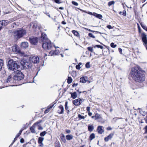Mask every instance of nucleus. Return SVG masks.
<instances>
[{"label": "nucleus", "mask_w": 147, "mask_h": 147, "mask_svg": "<svg viewBox=\"0 0 147 147\" xmlns=\"http://www.w3.org/2000/svg\"><path fill=\"white\" fill-rule=\"evenodd\" d=\"M130 74L133 80L136 82H142L145 80L144 75L139 66H136L132 68Z\"/></svg>", "instance_id": "f257e3e1"}, {"label": "nucleus", "mask_w": 147, "mask_h": 147, "mask_svg": "<svg viewBox=\"0 0 147 147\" xmlns=\"http://www.w3.org/2000/svg\"><path fill=\"white\" fill-rule=\"evenodd\" d=\"M39 42L42 43V48L45 50L51 49L52 47V44L51 41L47 38V35L44 33H41Z\"/></svg>", "instance_id": "f03ea898"}, {"label": "nucleus", "mask_w": 147, "mask_h": 147, "mask_svg": "<svg viewBox=\"0 0 147 147\" xmlns=\"http://www.w3.org/2000/svg\"><path fill=\"white\" fill-rule=\"evenodd\" d=\"M19 63L17 61H13L12 59H10L8 62L7 67L8 69L12 71H13L14 72L18 69H22L20 65L19 64Z\"/></svg>", "instance_id": "7ed1b4c3"}, {"label": "nucleus", "mask_w": 147, "mask_h": 147, "mask_svg": "<svg viewBox=\"0 0 147 147\" xmlns=\"http://www.w3.org/2000/svg\"><path fill=\"white\" fill-rule=\"evenodd\" d=\"M19 64L21 65V67L23 69H30L32 66V64L29 61L24 59L22 60Z\"/></svg>", "instance_id": "20e7f679"}, {"label": "nucleus", "mask_w": 147, "mask_h": 147, "mask_svg": "<svg viewBox=\"0 0 147 147\" xmlns=\"http://www.w3.org/2000/svg\"><path fill=\"white\" fill-rule=\"evenodd\" d=\"M26 33L25 30L21 29L15 31L14 33L13 36L16 38H20L25 35Z\"/></svg>", "instance_id": "39448f33"}, {"label": "nucleus", "mask_w": 147, "mask_h": 147, "mask_svg": "<svg viewBox=\"0 0 147 147\" xmlns=\"http://www.w3.org/2000/svg\"><path fill=\"white\" fill-rule=\"evenodd\" d=\"M26 33L25 30L21 29L15 31L14 33L13 36L16 38H20L25 35Z\"/></svg>", "instance_id": "423d86ee"}, {"label": "nucleus", "mask_w": 147, "mask_h": 147, "mask_svg": "<svg viewBox=\"0 0 147 147\" xmlns=\"http://www.w3.org/2000/svg\"><path fill=\"white\" fill-rule=\"evenodd\" d=\"M20 70L18 69L15 72L16 74L13 77V79L15 80H20L24 78V75Z\"/></svg>", "instance_id": "0eeeda50"}, {"label": "nucleus", "mask_w": 147, "mask_h": 147, "mask_svg": "<svg viewBox=\"0 0 147 147\" xmlns=\"http://www.w3.org/2000/svg\"><path fill=\"white\" fill-rule=\"evenodd\" d=\"M12 76L10 75L8 76L6 79L4 80L3 83L6 87L10 86V84L12 83Z\"/></svg>", "instance_id": "6e6552de"}, {"label": "nucleus", "mask_w": 147, "mask_h": 147, "mask_svg": "<svg viewBox=\"0 0 147 147\" xmlns=\"http://www.w3.org/2000/svg\"><path fill=\"white\" fill-rule=\"evenodd\" d=\"M30 61L34 63H37L39 62V58L37 56L31 57L29 58Z\"/></svg>", "instance_id": "1a4fd4ad"}, {"label": "nucleus", "mask_w": 147, "mask_h": 147, "mask_svg": "<svg viewBox=\"0 0 147 147\" xmlns=\"http://www.w3.org/2000/svg\"><path fill=\"white\" fill-rule=\"evenodd\" d=\"M95 120H98V122H100L102 123H103L105 122L104 120L102 118L101 115L98 113L95 114Z\"/></svg>", "instance_id": "9d476101"}, {"label": "nucleus", "mask_w": 147, "mask_h": 147, "mask_svg": "<svg viewBox=\"0 0 147 147\" xmlns=\"http://www.w3.org/2000/svg\"><path fill=\"white\" fill-rule=\"evenodd\" d=\"M29 41L32 44L35 45L38 42V39L37 37H31L29 38Z\"/></svg>", "instance_id": "9b49d317"}, {"label": "nucleus", "mask_w": 147, "mask_h": 147, "mask_svg": "<svg viewBox=\"0 0 147 147\" xmlns=\"http://www.w3.org/2000/svg\"><path fill=\"white\" fill-rule=\"evenodd\" d=\"M12 52L16 53H19L20 51L18 48L17 46L16 45H14L12 46Z\"/></svg>", "instance_id": "f8f14e48"}, {"label": "nucleus", "mask_w": 147, "mask_h": 147, "mask_svg": "<svg viewBox=\"0 0 147 147\" xmlns=\"http://www.w3.org/2000/svg\"><path fill=\"white\" fill-rule=\"evenodd\" d=\"M82 103V100L78 98L74 100L73 101V103L75 105L77 106L80 105Z\"/></svg>", "instance_id": "ddd939ff"}, {"label": "nucleus", "mask_w": 147, "mask_h": 147, "mask_svg": "<svg viewBox=\"0 0 147 147\" xmlns=\"http://www.w3.org/2000/svg\"><path fill=\"white\" fill-rule=\"evenodd\" d=\"M141 36L143 41L145 44H147V36L144 33H143L142 34Z\"/></svg>", "instance_id": "4468645a"}, {"label": "nucleus", "mask_w": 147, "mask_h": 147, "mask_svg": "<svg viewBox=\"0 0 147 147\" xmlns=\"http://www.w3.org/2000/svg\"><path fill=\"white\" fill-rule=\"evenodd\" d=\"M9 24V22L7 20H3L0 21V25H1V26H6Z\"/></svg>", "instance_id": "2eb2a0df"}, {"label": "nucleus", "mask_w": 147, "mask_h": 147, "mask_svg": "<svg viewBox=\"0 0 147 147\" xmlns=\"http://www.w3.org/2000/svg\"><path fill=\"white\" fill-rule=\"evenodd\" d=\"M104 127L103 126H99L97 127V131L100 134H102L104 131Z\"/></svg>", "instance_id": "dca6fc26"}, {"label": "nucleus", "mask_w": 147, "mask_h": 147, "mask_svg": "<svg viewBox=\"0 0 147 147\" xmlns=\"http://www.w3.org/2000/svg\"><path fill=\"white\" fill-rule=\"evenodd\" d=\"M21 46L22 48H26L28 47V44L27 42H22L21 44Z\"/></svg>", "instance_id": "f3484780"}, {"label": "nucleus", "mask_w": 147, "mask_h": 147, "mask_svg": "<svg viewBox=\"0 0 147 147\" xmlns=\"http://www.w3.org/2000/svg\"><path fill=\"white\" fill-rule=\"evenodd\" d=\"M58 107L59 109L58 111V113L60 114H63L64 111V108L63 106L61 105Z\"/></svg>", "instance_id": "a211bd4d"}, {"label": "nucleus", "mask_w": 147, "mask_h": 147, "mask_svg": "<svg viewBox=\"0 0 147 147\" xmlns=\"http://www.w3.org/2000/svg\"><path fill=\"white\" fill-rule=\"evenodd\" d=\"M114 134L112 133L110 134L107 137L105 138V142H107L109 139H111L113 136Z\"/></svg>", "instance_id": "6ab92c4d"}, {"label": "nucleus", "mask_w": 147, "mask_h": 147, "mask_svg": "<svg viewBox=\"0 0 147 147\" xmlns=\"http://www.w3.org/2000/svg\"><path fill=\"white\" fill-rule=\"evenodd\" d=\"M70 94H71V97L73 99H75L77 97V94L76 92H70Z\"/></svg>", "instance_id": "aec40b11"}, {"label": "nucleus", "mask_w": 147, "mask_h": 147, "mask_svg": "<svg viewBox=\"0 0 147 147\" xmlns=\"http://www.w3.org/2000/svg\"><path fill=\"white\" fill-rule=\"evenodd\" d=\"M93 15L99 19H101L102 18V16L101 15L98 14L96 13H93Z\"/></svg>", "instance_id": "412c9836"}, {"label": "nucleus", "mask_w": 147, "mask_h": 147, "mask_svg": "<svg viewBox=\"0 0 147 147\" xmlns=\"http://www.w3.org/2000/svg\"><path fill=\"white\" fill-rule=\"evenodd\" d=\"M30 129L31 132L32 133H35L36 131L35 130V126L33 125L30 128Z\"/></svg>", "instance_id": "4be33fe9"}, {"label": "nucleus", "mask_w": 147, "mask_h": 147, "mask_svg": "<svg viewBox=\"0 0 147 147\" xmlns=\"http://www.w3.org/2000/svg\"><path fill=\"white\" fill-rule=\"evenodd\" d=\"M61 139L65 143L66 142V140L65 138V135L63 134H61Z\"/></svg>", "instance_id": "5701e85b"}, {"label": "nucleus", "mask_w": 147, "mask_h": 147, "mask_svg": "<svg viewBox=\"0 0 147 147\" xmlns=\"http://www.w3.org/2000/svg\"><path fill=\"white\" fill-rule=\"evenodd\" d=\"M73 138V136L71 135H67L66 136V138L67 140H71Z\"/></svg>", "instance_id": "b1692460"}, {"label": "nucleus", "mask_w": 147, "mask_h": 147, "mask_svg": "<svg viewBox=\"0 0 147 147\" xmlns=\"http://www.w3.org/2000/svg\"><path fill=\"white\" fill-rule=\"evenodd\" d=\"M19 25V23L18 22H14L12 23L11 25V27L12 28H14L16 26H18Z\"/></svg>", "instance_id": "393cba45"}, {"label": "nucleus", "mask_w": 147, "mask_h": 147, "mask_svg": "<svg viewBox=\"0 0 147 147\" xmlns=\"http://www.w3.org/2000/svg\"><path fill=\"white\" fill-rule=\"evenodd\" d=\"M87 81H88V83H89L90 82V81H88V78L86 76H83V83H86Z\"/></svg>", "instance_id": "a878e982"}, {"label": "nucleus", "mask_w": 147, "mask_h": 147, "mask_svg": "<svg viewBox=\"0 0 147 147\" xmlns=\"http://www.w3.org/2000/svg\"><path fill=\"white\" fill-rule=\"evenodd\" d=\"M44 140V138L40 137L38 139V143L42 142Z\"/></svg>", "instance_id": "bb28decb"}, {"label": "nucleus", "mask_w": 147, "mask_h": 147, "mask_svg": "<svg viewBox=\"0 0 147 147\" xmlns=\"http://www.w3.org/2000/svg\"><path fill=\"white\" fill-rule=\"evenodd\" d=\"M3 65V61L1 59H0V71L1 70L2 66Z\"/></svg>", "instance_id": "cd10ccee"}, {"label": "nucleus", "mask_w": 147, "mask_h": 147, "mask_svg": "<svg viewBox=\"0 0 147 147\" xmlns=\"http://www.w3.org/2000/svg\"><path fill=\"white\" fill-rule=\"evenodd\" d=\"M122 119V118H118L117 117H115L113 118L112 121V122L113 123H114L116 122L117 120L118 119Z\"/></svg>", "instance_id": "c85d7f7f"}, {"label": "nucleus", "mask_w": 147, "mask_h": 147, "mask_svg": "<svg viewBox=\"0 0 147 147\" xmlns=\"http://www.w3.org/2000/svg\"><path fill=\"white\" fill-rule=\"evenodd\" d=\"M69 73L71 74V75L73 77H75L76 76V71H72L71 72V71H69Z\"/></svg>", "instance_id": "c756f323"}, {"label": "nucleus", "mask_w": 147, "mask_h": 147, "mask_svg": "<svg viewBox=\"0 0 147 147\" xmlns=\"http://www.w3.org/2000/svg\"><path fill=\"white\" fill-rule=\"evenodd\" d=\"M88 129L90 131H92L94 129V126L92 125H89L88 127Z\"/></svg>", "instance_id": "7c9ffc66"}, {"label": "nucleus", "mask_w": 147, "mask_h": 147, "mask_svg": "<svg viewBox=\"0 0 147 147\" xmlns=\"http://www.w3.org/2000/svg\"><path fill=\"white\" fill-rule=\"evenodd\" d=\"M72 32L75 36H79V34L77 31L75 30H73L72 31Z\"/></svg>", "instance_id": "2f4dec72"}, {"label": "nucleus", "mask_w": 147, "mask_h": 147, "mask_svg": "<svg viewBox=\"0 0 147 147\" xmlns=\"http://www.w3.org/2000/svg\"><path fill=\"white\" fill-rule=\"evenodd\" d=\"M72 79L71 77H69L68 78L67 82L68 84H70L72 82Z\"/></svg>", "instance_id": "473e14b6"}, {"label": "nucleus", "mask_w": 147, "mask_h": 147, "mask_svg": "<svg viewBox=\"0 0 147 147\" xmlns=\"http://www.w3.org/2000/svg\"><path fill=\"white\" fill-rule=\"evenodd\" d=\"M95 134L94 133L92 134L90 136V139L91 140L95 138Z\"/></svg>", "instance_id": "72a5a7b5"}, {"label": "nucleus", "mask_w": 147, "mask_h": 147, "mask_svg": "<svg viewBox=\"0 0 147 147\" xmlns=\"http://www.w3.org/2000/svg\"><path fill=\"white\" fill-rule=\"evenodd\" d=\"M42 122V120H40L38 121H37L35 123H34L33 124V125L35 126L36 125H37L38 124Z\"/></svg>", "instance_id": "f704fd0d"}, {"label": "nucleus", "mask_w": 147, "mask_h": 147, "mask_svg": "<svg viewBox=\"0 0 147 147\" xmlns=\"http://www.w3.org/2000/svg\"><path fill=\"white\" fill-rule=\"evenodd\" d=\"M55 147H60V143L58 141H56L55 144Z\"/></svg>", "instance_id": "c9c22d12"}, {"label": "nucleus", "mask_w": 147, "mask_h": 147, "mask_svg": "<svg viewBox=\"0 0 147 147\" xmlns=\"http://www.w3.org/2000/svg\"><path fill=\"white\" fill-rule=\"evenodd\" d=\"M115 2L114 1H109L108 3V5L110 6L112 5H113L115 4Z\"/></svg>", "instance_id": "e433bc0d"}, {"label": "nucleus", "mask_w": 147, "mask_h": 147, "mask_svg": "<svg viewBox=\"0 0 147 147\" xmlns=\"http://www.w3.org/2000/svg\"><path fill=\"white\" fill-rule=\"evenodd\" d=\"M82 64V63H80L78 65H76V67L77 69L79 70L80 69L81 67H80V65H81Z\"/></svg>", "instance_id": "4c0bfd02"}, {"label": "nucleus", "mask_w": 147, "mask_h": 147, "mask_svg": "<svg viewBox=\"0 0 147 147\" xmlns=\"http://www.w3.org/2000/svg\"><path fill=\"white\" fill-rule=\"evenodd\" d=\"M46 131H43L41 132L40 133V135L41 136H44L46 134Z\"/></svg>", "instance_id": "58836bf2"}, {"label": "nucleus", "mask_w": 147, "mask_h": 147, "mask_svg": "<svg viewBox=\"0 0 147 147\" xmlns=\"http://www.w3.org/2000/svg\"><path fill=\"white\" fill-rule=\"evenodd\" d=\"M96 47L98 48H100L101 49H102L104 47H103L98 45H96L94 47V48H96Z\"/></svg>", "instance_id": "ea45409f"}, {"label": "nucleus", "mask_w": 147, "mask_h": 147, "mask_svg": "<svg viewBox=\"0 0 147 147\" xmlns=\"http://www.w3.org/2000/svg\"><path fill=\"white\" fill-rule=\"evenodd\" d=\"M90 62H88L86 63V64L85 65V66L86 68H88L90 67Z\"/></svg>", "instance_id": "a19ab883"}, {"label": "nucleus", "mask_w": 147, "mask_h": 147, "mask_svg": "<svg viewBox=\"0 0 147 147\" xmlns=\"http://www.w3.org/2000/svg\"><path fill=\"white\" fill-rule=\"evenodd\" d=\"M23 130V129H21L19 131V133L16 136V138H18L20 136Z\"/></svg>", "instance_id": "79ce46f5"}, {"label": "nucleus", "mask_w": 147, "mask_h": 147, "mask_svg": "<svg viewBox=\"0 0 147 147\" xmlns=\"http://www.w3.org/2000/svg\"><path fill=\"white\" fill-rule=\"evenodd\" d=\"M111 46L113 48H115L116 46L117 45H115L114 43L112 42L111 43Z\"/></svg>", "instance_id": "37998d69"}, {"label": "nucleus", "mask_w": 147, "mask_h": 147, "mask_svg": "<svg viewBox=\"0 0 147 147\" xmlns=\"http://www.w3.org/2000/svg\"><path fill=\"white\" fill-rule=\"evenodd\" d=\"M60 53L59 51L58 50H56L54 52V54L55 55H57L59 54Z\"/></svg>", "instance_id": "c03bdc74"}, {"label": "nucleus", "mask_w": 147, "mask_h": 147, "mask_svg": "<svg viewBox=\"0 0 147 147\" xmlns=\"http://www.w3.org/2000/svg\"><path fill=\"white\" fill-rule=\"evenodd\" d=\"M87 49L88 51H91L92 52L93 51V48L91 47H89L87 48Z\"/></svg>", "instance_id": "a18cd8bd"}, {"label": "nucleus", "mask_w": 147, "mask_h": 147, "mask_svg": "<svg viewBox=\"0 0 147 147\" xmlns=\"http://www.w3.org/2000/svg\"><path fill=\"white\" fill-rule=\"evenodd\" d=\"M67 104L68 102H66L65 103V109L66 110H67L68 109V107L67 106Z\"/></svg>", "instance_id": "49530a36"}, {"label": "nucleus", "mask_w": 147, "mask_h": 147, "mask_svg": "<svg viewBox=\"0 0 147 147\" xmlns=\"http://www.w3.org/2000/svg\"><path fill=\"white\" fill-rule=\"evenodd\" d=\"M140 113L142 114V115L143 116H145L146 114V112H144L142 111H140Z\"/></svg>", "instance_id": "de8ad7c7"}, {"label": "nucleus", "mask_w": 147, "mask_h": 147, "mask_svg": "<svg viewBox=\"0 0 147 147\" xmlns=\"http://www.w3.org/2000/svg\"><path fill=\"white\" fill-rule=\"evenodd\" d=\"M88 36L91 37H92L93 38H94L95 37L94 36L92 33H90L88 34Z\"/></svg>", "instance_id": "09e8293b"}, {"label": "nucleus", "mask_w": 147, "mask_h": 147, "mask_svg": "<svg viewBox=\"0 0 147 147\" xmlns=\"http://www.w3.org/2000/svg\"><path fill=\"white\" fill-rule=\"evenodd\" d=\"M122 15H123L124 16H126V11L125 10H124L123 12H122Z\"/></svg>", "instance_id": "8fccbe9b"}, {"label": "nucleus", "mask_w": 147, "mask_h": 147, "mask_svg": "<svg viewBox=\"0 0 147 147\" xmlns=\"http://www.w3.org/2000/svg\"><path fill=\"white\" fill-rule=\"evenodd\" d=\"M141 25L142 27L144 30H146V28H147L146 26L144 25V24H142V23L141 24Z\"/></svg>", "instance_id": "3c124183"}, {"label": "nucleus", "mask_w": 147, "mask_h": 147, "mask_svg": "<svg viewBox=\"0 0 147 147\" xmlns=\"http://www.w3.org/2000/svg\"><path fill=\"white\" fill-rule=\"evenodd\" d=\"M72 4L75 5H76V6H77L78 5V3L76 2L75 1H72Z\"/></svg>", "instance_id": "603ef678"}, {"label": "nucleus", "mask_w": 147, "mask_h": 147, "mask_svg": "<svg viewBox=\"0 0 147 147\" xmlns=\"http://www.w3.org/2000/svg\"><path fill=\"white\" fill-rule=\"evenodd\" d=\"M50 109L49 108H47L45 111V113H48L49 111V110Z\"/></svg>", "instance_id": "864d4df0"}, {"label": "nucleus", "mask_w": 147, "mask_h": 147, "mask_svg": "<svg viewBox=\"0 0 147 147\" xmlns=\"http://www.w3.org/2000/svg\"><path fill=\"white\" fill-rule=\"evenodd\" d=\"M38 129H39V130L43 129V128L40 125H38Z\"/></svg>", "instance_id": "5fc2aeb1"}, {"label": "nucleus", "mask_w": 147, "mask_h": 147, "mask_svg": "<svg viewBox=\"0 0 147 147\" xmlns=\"http://www.w3.org/2000/svg\"><path fill=\"white\" fill-rule=\"evenodd\" d=\"M60 1V0H54L55 2L58 4H60L61 3V2Z\"/></svg>", "instance_id": "6e6d98bb"}, {"label": "nucleus", "mask_w": 147, "mask_h": 147, "mask_svg": "<svg viewBox=\"0 0 147 147\" xmlns=\"http://www.w3.org/2000/svg\"><path fill=\"white\" fill-rule=\"evenodd\" d=\"M7 20L9 22V23H10L13 21V20L12 19H11L9 20Z\"/></svg>", "instance_id": "4d7b16f0"}, {"label": "nucleus", "mask_w": 147, "mask_h": 147, "mask_svg": "<svg viewBox=\"0 0 147 147\" xmlns=\"http://www.w3.org/2000/svg\"><path fill=\"white\" fill-rule=\"evenodd\" d=\"M39 144V146L41 147H43L44 145L42 142L38 143Z\"/></svg>", "instance_id": "13d9d810"}, {"label": "nucleus", "mask_w": 147, "mask_h": 147, "mask_svg": "<svg viewBox=\"0 0 147 147\" xmlns=\"http://www.w3.org/2000/svg\"><path fill=\"white\" fill-rule=\"evenodd\" d=\"M24 140L23 138H22L20 140V142L22 143H23L24 142Z\"/></svg>", "instance_id": "bf43d9fd"}, {"label": "nucleus", "mask_w": 147, "mask_h": 147, "mask_svg": "<svg viewBox=\"0 0 147 147\" xmlns=\"http://www.w3.org/2000/svg\"><path fill=\"white\" fill-rule=\"evenodd\" d=\"M78 117L79 119H83V116H82L80 114H79L78 115Z\"/></svg>", "instance_id": "052dcab7"}, {"label": "nucleus", "mask_w": 147, "mask_h": 147, "mask_svg": "<svg viewBox=\"0 0 147 147\" xmlns=\"http://www.w3.org/2000/svg\"><path fill=\"white\" fill-rule=\"evenodd\" d=\"M145 133L147 134V125L145 127Z\"/></svg>", "instance_id": "680f3d73"}, {"label": "nucleus", "mask_w": 147, "mask_h": 147, "mask_svg": "<svg viewBox=\"0 0 147 147\" xmlns=\"http://www.w3.org/2000/svg\"><path fill=\"white\" fill-rule=\"evenodd\" d=\"M90 107H87L86 108V110L87 112H90Z\"/></svg>", "instance_id": "e2e57ef3"}, {"label": "nucleus", "mask_w": 147, "mask_h": 147, "mask_svg": "<svg viewBox=\"0 0 147 147\" xmlns=\"http://www.w3.org/2000/svg\"><path fill=\"white\" fill-rule=\"evenodd\" d=\"M107 28L109 29H112L113 28L112 27V26H111L110 25H108L107 26Z\"/></svg>", "instance_id": "0e129e2a"}, {"label": "nucleus", "mask_w": 147, "mask_h": 147, "mask_svg": "<svg viewBox=\"0 0 147 147\" xmlns=\"http://www.w3.org/2000/svg\"><path fill=\"white\" fill-rule=\"evenodd\" d=\"M44 13L46 14L47 16H48L49 18H51L50 16V15L49 13H47L46 12H44Z\"/></svg>", "instance_id": "69168bd1"}, {"label": "nucleus", "mask_w": 147, "mask_h": 147, "mask_svg": "<svg viewBox=\"0 0 147 147\" xmlns=\"http://www.w3.org/2000/svg\"><path fill=\"white\" fill-rule=\"evenodd\" d=\"M107 129L108 130H111L112 129V128L111 127H109L107 128Z\"/></svg>", "instance_id": "338daca9"}, {"label": "nucleus", "mask_w": 147, "mask_h": 147, "mask_svg": "<svg viewBox=\"0 0 147 147\" xmlns=\"http://www.w3.org/2000/svg\"><path fill=\"white\" fill-rule=\"evenodd\" d=\"M65 131L67 134H69L71 132V131L69 130H66Z\"/></svg>", "instance_id": "774afa93"}]
</instances>
